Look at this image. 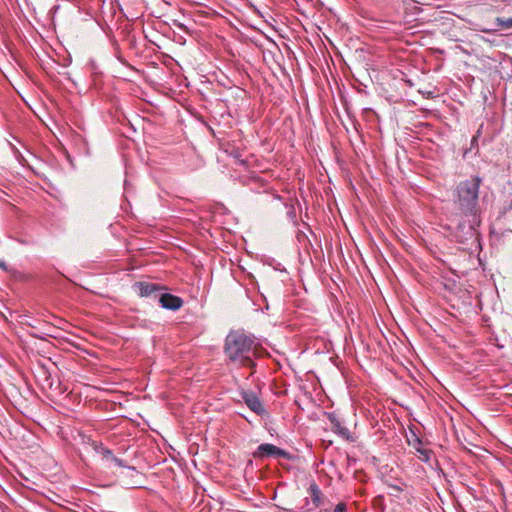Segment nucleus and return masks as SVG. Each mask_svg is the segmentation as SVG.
Instances as JSON below:
<instances>
[{"instance_id": "f257e3e1", "label": "nucleus", "mask_w": 512, "mask_h": 512, "mask_svg": "<svg viewBox=\"0 0 512 512\" xmlns=\"http://www.w3.org/2000/svg\"><path fill=\"white\" fill-rule=\"evenodd\" d=\"M482 179L478 176L461 181L457 186L456 211L449 218V229L460 243L477 238L476 228L480 225L478 205L479 188Z\"/></svg>"}, {"instance_id": "f03ea898", "label": "nucleus", "mask_w": 512, "mask_h": 512, "mask_svg": "<svg viewBox=\"0 0 512 512\" xmlns=\"http://www.w3.org/2000/svg\"><path fill=\"white\" fill-rule=\"evenodd\" d=\"M224 352L235 365L253 367L257 344L252 336L240 331H232L226 337Z\"/></svg>"}, {"instance_id": "7ed1b4c3", "label": "nucleus", "mask_w": 512, "mask_h": 512, "mask_svg": "<svg viewBox=\"0 0 512 512\" xmlns=\"http://www.w3.org/2000/svg\"><path fill=\"white\" fill-rule=\"evenodd\" d=\"M92 446L94 451L97 453V455L101 458V460L105 463L107 467L110 468L112 467V465H114L118 467L128 468L133 471L135 470L134 467L128 466L124 460L116 457L113 454V452L109 448L105 447L102 443L93 442Z\"/></svg>"}, {"instance_id": "20e7f679", "label": "nucleus", "mask_w": 512, "mask_h": 512, "mask_svg": "<svg viewBox=\"0 0 512 512\" xmlns=\"http://www.w3.org/2000/svg\"><path fill=\"white\" fill-rule=\"evenodd\" d=\"M253 457L256 459H265L268 457L285 459L291 458L290 454L287 451L270 443L260 444L257 447V449L253 452Z\"/></svg>"}, {"instance_id": "39448f33", "label": "nucleus", "mask_w": 512, "mask_h": 512, "mask_svg": "<svg viewBox=\"0 0 512 512\" xmlns=\"http://www.w3.org/2000/svg\"><path fill=\"white\" fill-rule=\"evenodd\" d=\"M241 395L244 403L249 407L250 410L260 416L265 414L266 410L261 400L255 393L244 391Z\"/></svg>"}, {"instance_id": "423d86ee", "label": "nucleus", "mask_w": 512, "mask_h": 512, "mask_svg": "<svg viewBox=\"0 0 512 512\" xmlns=\"http://www.w3.org/2000/svg\"><path fill=\"white\" fill-rule=\"evenodd\" d=\"M159 303L162 308L172 311H177L183 306L182 298L170 294V293H162L159 296Z\"/></svg>"}, {"instance_id": "0eeeda50", "label": "nucleus", "mask_w": 512, "mask_h": 512, "mask_svg": "<svg viewBox=\"0 0 512 512\" xmlns=\"http://www.w3.org/2000/svg\"><path fill=\"white\" fill-rule=\"evenodd\" d=\"M328 419L332 424V430L337 433L339 436L346 440L353 441L351 433L349 429L342 425L339 419L334 414H329Z\"/></svg>"}, {"instance_id": "6e6552de", "label": "nucleus", "mask_w": 512, "mask_h": 512, "mask_svg": "<svg viewBox=\"0 0 512 512\" xmlns=\"http://www.w3.org/2000/svg\"><path fill=\"white\" fill-rule=\"evenodd\" d=\"M135 286L138 287L141 297H150L162 289L161 286L155 283L138 282Z\"/></svg>"}, {"instance_id": "1a4fd4ad", "label": "nucleus", "mask_w": 512, "mask_h": 512, "mask_svg": "<svg viewBox=\"0 0 512 512\" xmlns=\"http://www.w3.org/2000/svg\"><path fill=\"white\" fill-rule=\"evenodd\" d=\"M413 447L415 450L419 453V458L423 462H429L431 459L432 451L429 449H424L421 447H416L415 444H413Z\"/></svg>"}, {"instance_id": "9d476101", "label": "nucleus", "mask_w": 512, "mask_h": 512, "mask_svg": "<svg viewBox=\"0 0 512 512\" xmlns=\"http://www.w3.org/2000/svg\"><path fill=\"white\" fill-rule=\"evenodd\" d=\"M312 490H313V502L318 504L319 498H320V490L318 489V487L316 485H314L312 487Z\"/></svg>"}, {"instance_id": "9b49d317", "label": "nucleus", "mask_w": 512, "mask_h": 512, "mask_svg": "<svg viewBox=\"0 0 512 512\" xmlns=\"http://www.w3.org/2000/svg\"><path fill=\"white\" fill-rule=\"evenodd\" d=\"M347 511V507H346V504L345 503H338L336 506H335V509H334V512H346Z\"/></svg>"}, {"instance_id": "f8f14e48", "label": "nucleus", "mask_w": 512, "mask_h": 512, "mask_svg": "<svg viewBox=\"0 0 512 512\" xmlns=\"http://www.w3.org/2000/svg\"><path fill=\"white\" fill-rule=\"evenodd\" d=\"M413 444L416 445V447H421L422 445V441L419 437H417L416 435H414V440L413 442L411 443V445L413 446Z\"/></svg>"}, {"instance_id": "ddd939ff", "label": "nucleus", "mask_w": 512, "mask_h": 512, "mask_svg": "<svg viewBox=\"0 0 512 512\" xmlns=\"http://www.w3.org/2000/svg\"><path fill=\"white\" fill-rule=\"evenodd\" d=\"M174 25L176 27H178L179 29H181L182 31H185V32L187 31V27L184 24L180 23V22L174 21Z\"/></svg>"}, {"instance_id": "4468645a", "label": "nucleus", "mask_w": 512, "mask_h": 512, "mask_svg": "<svg viewBox=\"0 0 512 512\" xmlns=\"http://www.w3.org/2000/svg\"><path fill=\"white\" fill-rule=\"evenodd\" d=\"M506 24L508 26H512V18H508L507 21H506Z\"/></svg>"}, {"instance_id": "2eb2a0df", "label": "nucleus", "mask_w": 512, "mask_h": 512, "mask_svg": "<svg viewBox=\"0 0 512 512\" xmlns=\"http://www.w3.org/2000/svg\"><path fill=\"white\" fill-rule=\"evenodd\" d=\"M0 267L5 268V263L3 261H0Z\"/></svg>"}]
</instances>
